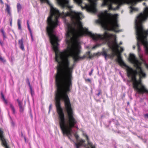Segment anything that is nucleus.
Instances as JSON below:
<instances>
[{
    "mask_svg": "<svg viewBox=\"0 0 148 148\" xmlns=\"http://www.w3.org/2000/svg\"><path fill=\"white\" fill-rule=\"evenodd\" d=\"M148 18V8H145L143 13H140L135 20V28L137 41V45L138 53L141 52L140 44L143 45L145 53L148 54V41L146 37L148 35V30H145L142 25V22Z\"/></svg>",
    "mask_w": 148,
    "mask_h": 148,
    "instance_id": "1",
    "label": "nucleus"
},
{
    "mask_svg": "<svg viewBox=\"0 0 148 148\" xmlns=\"http://www.w3.org/2000/svg\"><path fill=\"white\" fill-rule=\"evenodd\" d=\"M98 15L97 22L105 29L113 30L115 32L119 31L118 30L119 25L117 23V14H111L105 10L99 12Z\"/></svg>",
    "mask_w": 148,
    "mask_h": 148,
    "instance_id": "2",
    "label": "nucleus"
},
{
    "mask_svg": "<svg viewBox=\"0 0 148 148\" xmlns=\"http://www.w3.org/2000/svg\"><path fill=\"white\" fill-rule=\"evenodd\" d=\"M18 44L20 48L23 50H24L25 49L23 45V38H22L21 40H18Z\"/></svg>",
    "mask_w": 148,
    "mask_h": 148,
    "instance_id": "3",
    "label": "nucleus"
},
{
    "mask_svg": "<svg viewBox=\"0 0 148 148\" xmlns=\"http://www.w3.org/2000/svg\"><path fill=\"white\" fill-rule=\"evenodd\" d=\"M84 142V140H81L78 144L75 143L77 148H79V147L80 146L84 145L83 143Z\"/></svg>",
    "mask_w": 148,
    "mask_h": 148,
    "instance_id": "4",
    "label": "nucleus"
},
{
    "mask_svg": "<svg viewBox=\"0 0 148 148\" xmlns=\"http://www.w3.org/2000/svg\"><path fill=\"white\" fill-rule=\"evenodd\" d=\"M6 8L5 9L6 10L8 14L10 16H11V14L10 12V7L8 4H6Z\"/></svg>",
    "mask_w": 148,
    "mask_h": 148,
    "instance_id": "5",
    "label": "nucleus"
},
{
    "mask_svg": "<svg viewBox=\"0 0 148 148\" xmlns=\"http://www.w3.org/2000/svg\"><path fill=\"white\" fill-rule=\"evenodd\" d=\"M86 137L87 138V139L88 140V145H89V147L88 148H95V146L94 145H92V143L89 141L88 139V136H86Z\"/></svg>",
    "mask_w": 148,
    "mask_h": 148,
    "instance_id": "6",
    "label": "nucleus"
},
{
    "mask_svg": "<svg viewBox=\"0 0 148 148\" xmlns=\"http://www.w3.org/2000/svg\"><path fill=\"white\" fill-rule=\"evenodd\" d=\"M27 24L28 29H29V32H30V33L31 36V37L32 38V32L31 30V28H30V26H29V21H27Z\"/></svg>",
    "mask_w": 148,
    "mask_h": 148,
    "instance_id": "7",
    "label": "nucleus"
},
{
    "mask_svg": "<svg viewBox=\"0 0 148 148\" xmlns=\"http://www.w3.org/2000/svg\"><path fill=\"white\" fill-rule=\"evenodd\" d=\"M130 13H132V12L134 11H137L138 10V9L132 7V6L130 7Z\"/></svg>",
    "mask_w": 148,
    "mask_h": 148,
    "instance_id": "8",
    "label": "nucleus"
},
{
    "mask_svg": "<svg viewBox=\"0 0 148 148\" xmlns=\"http://www.w3.org/2000/svg\"><path fill=\"white\" fill-rule=\"evenodd\" d=\"M138 56L140 58V59L143 62H145V61L143 59L142 57L143 56V55L142 54L141 52V53H138Z\"/></svg>",
    "mask_w": 148,
    "mask_h": 148,
    "instance_id": "9",
    "label": "nucleus"
},
{
    "mask_svg": "<svg viewBox=\"0 0 148 148\" xmlns=\"http://www.w3.org/2000/svg\"><path fill=\"white\" fill-rule=\"evenodd\" d=\"M18 28L19 29H21V24L20 23V20L18 19Z\"/></svg>",
    "mask_w": 148,
    "mask_h": 148,
    "instance_id": "10",
    "label": "nucleus"
},
{
    "mask_svg": "<svg viewBox=\"0 0 148 148\" xmlns=\"http://www.w3.org/2000/svg\"><path fill=\"white\" fill-rule=\"evenodd\" d=\"M1 32L2 33L4 38H6V36L5 34V32L3 28H2L1 30Z\"/></svg>",
    "mask_w": 148,
    "mask_h": 148,
    "instance_id": "11",
    "label": "nucleus"
},
{
    "mask_svg": "<svg viewBox=\"0 0 148 148\" xmlns=\"http://www.w3.org/2000/svg\"><path fill=\"white\" fill-rule=\"evenodd\" d=\"M102 54H103V55L104 56L105 58V59L106 60L107 59V58L108 56L106 52L105 51H103V52Z\"/></svg>",
    "mask_w": 148,
    "mask_h": 148,
    "instance_id": "12",
    "label": "nucleus"
},
{
    "mask_svg": "<svg viewBox=\"0 0 148 148\" xmlns=\"http://www.w3.org/2000/svg\"><path fill=\"white\" fill-rule=\"evenodd\" d=\"M17 8L18 11L19 12L21 8V6L20 4L18 3L17 4Z\"/></svg>",
    "mask_w": 148,
    "mask_h": 148,
    "instance_id": "13",
    "label": "nucleus"
},
{
    "mask_svg": "<svg viewBox=\"0 0 148 148\" xmlns=\"http://www.w3.org/2000/svg\"><path fill=\"white\" fill-rule=\"evenodd\" d=\"M10 108H11V109L12 110L13 113H15V109L13 106L12 104H11L10 105Z\"/></svg>",
    "mask_w": 148,
    "mask_h": 148,
    "instance_id": "14",
    "label": "nucleus"
},
{
    "mask_svg": "<svg viewBox=\"0 0 148 148\" xmlns=\"http://www.w3.org/2000/svg\"><path fill=\"white\" fill-rule=\"evenodd\" d=\"M17 101H18V103L19 104V107L22 106V103L18 99H17Z\"/></svg>",
    "mask_w": 148,
    "mask_h": 148,
    "instance_id": "15",
    "label": "nucleus"
},
{
    "mask_svg": "<svg viewBox=\"0 0 148 148\" xmlns=\"http://www.w3.org/2000/svg\"><path fill=\"white\" fill-rule=\"evenodd\" d=\"M20 107V110L21 112H23V108L22 106H21Z\"/></svg>",
    "mask_w": 148,
    "mask_h": 148,
    "instance_id": "16",
    "label": "nucleus"
},
{
    "mask_svg": "<svg viewBox=\"0 0 148 148\" xmlns=\"http://www.w3.org/2000/svg\"><path fill=\"white\" fill-rule=\"evenodd\" d=\"M0 60L3 62H5V60H4L3 59L2 57L0 56Z\"/></svg>",
    "mask_w": 148,
    "mask_h": 148,
    "instance_id": "17",
    "label": "nucleus"
},
{
    "mask_svg": "<svg viewBox=\"0 0 148 148\" xmlns=\"http://www.w3.org/2000/svg\"><path fill=\"white\" fill-rule=\"evenodd\" d=\"M99 45H95V46H94V47H93L92 48L93 49H94L95 48L97 47L98 46H99Z\"/></svg>",
    "mask_w": 148,
    "mask_h": 148,
    "instance_id": "18",
    "label": "nucleus"
},
{
    "mask_svg": "<svg viewBox=\"0 0 148 148\" xmlns=\"http://www.w3.org/2000/svg\"><path fill=\"white\" fill-rule=\"evenodd\" d=\"M144 116L146 118H148V113L147 114H145Z\"/></svg>",
    "mask_w": 148,
    "mask_h": 148,
    "instance_id": "19",
    "label": "nucleus"
},
{
    "mask_svg": "<svg viewBox=\"0 0 148 148\" xmlns=\"http://www.w3.org/2000/svg\"><path fill=\"white\" fill-rule=\"evenodd\" d=\"M3 100L5 101V103L6 104H7V101L6 99H5V97H3Z\"/></svg>",
    "mask_w": 148,
    "mask_h": 148,
    "instance_id": "20",
    "label": "nucleus"
},
{
    "mask_svg": "<svg viewBox=\"0 0 148 148\" xmlns=\"http://www.w3.org/2000/svg\"><path fill=\"white\" fill-rule=\"evenodd\" d=\"M12 19H11L10 20V24L11 26H12Z\"/></svg>",
    "mask_w": 148,
    "mask_h": 148,
    "instance_id": "21",
    "label": "nucleus"
},
{
    "mask_svg": "<svg viewBox=\"0 0 148 148\" xmlns=\"http://www.w3.org/2000/svg\"><path fill=\"white\" fill-rule=\"evenodd\" d=\"M145 64V66H146V67L147 68H148V65L146 64V63H144Z\"/></svg>",
    "mask_w": 148,
    "mask_h": 148,
    "instance_id": "22",
    "label": "nucleus"
},
{
    "mask_svg": "<svg viewBox=\"0 0 148 148\" xmlns=\"http://www.w3.org/2000/svg\"><path fill=\"white\" fill-rule=\"evenodd\" d=\"M75 137H76V138L77 139V138H78L79 137V136H78V135H77V134H76V135H75Z\"/></svg>",
    "mask_w": 148,
    "mask_h": 148,
    "instance_id": "23",
    "label": "nucleus"
},
{
    "mask_svg": "<svg viewBox=\"0 0 148 148\" xmlns=\"http://www.w3.org/2000/svg\"><path fill=\"white\" fill-rule=\"evenodd\" d=\"M51 104H50V105L49 107V112L50 111V110L51 108Z\"/></svg>",
    "mask_w": 148,
    "mask_h": 148,
    "instance_id": "24",
    "label": "nucleus"
},
{
    "mask_svg": "<svg viewBox=\"0 0 148 148\" xmlns=\"http://www.w3.org/2000/svg\"><path fill=\"white\" fill-rule=\"evenodd\" d=\"M100 92H101V91L100 90H99V93H98L97 95V96H99V95H100Z\"/></svg>",
    "mask_w": 148,
    "mask_h": 148,
    "instance_id": "25",
    "label": "nucleus"
},
{
    "mask_svg": "<svg viewBox=\"0 0 148 148\" xmlns=\"http://www.w3.org/2000/svg\"><path fill=\"white\" fill-rule=\"evenodd\" d=\"M92 71H91V72L89 73V74L90 75L92 74Z\"/></svg>",
    "mask_w": 148,
    "mask_h": 148,
    "instance_id": "26",
    "label": "nucleus"
},
{
    "mask_svg": "<svg viewBox=\"0 0 148 148\" xmlns=\"http://www.w3.org/2000/svg\"><path fill=\"white\" fill-rule=\"evenodd\" d=\"M0 1L1 2V3H2V4H3V1H2V0H0Z\"/></svg>",
    "mask_w": 148,
    "mask_h": 148,
    "instance_id": "27",
    "label": "nucleus"
},
{
    "mask_svg": "<svg viewBox=\"0 0 148 148\" xmlns=\"http://www.w3.org/2000/svg\"><path fill=\"white\" fill-rule=\"evenodd\" d=\"M135 46H133V48L134 49H135Z\"/></svg>",
    "mask_w": 148,
    "mask_h": 148,
    "instance_id": "28",
    "label": "nucleus"
},
{
    "mask_svg": "<svg viewBox=\"0 0 148 148\" xmlns=\"http://www.w3.org/2000/svg\"><path fill=\"white\" fill-rule=\"evenodd\" d=\"M87 80L88 81H90V80L89 79H88Z\"/></svg>",
    "mask_w": 148,
    "mask_h": 148,
    "instance_id": "29",
    "label": "nucleus"
},
{
    "mask_svg": "<svg viewBox=\"0 0 148 148\" xmlns=\"http://www.w3.org/2000/svg\"><path fill=\"white\" fill-rule=\"evenodd\" d=\"M2 97H3H3H4L3 95H2Z\"/></svg>",
    "mask_w": 148,
    "mask_h": 148,
    "instance_id": "30",
    "label": "nucleus"
},
{
    "mask_svg": "<svg viewBox=\"0 0 148 148\" xmlns=\"http://www.w3.org/2000/svg\"><path fill=\"white\" fill-rule=\"evenodd\" d=\"M120 45L122 44V42H120Z\"/></svg>",
    "mask_w": 148,
    "mask_h": 148,
    "instance_id": "31",
    "label": "nucleus"
},
{
    "mask_svg": "<svg viewBox=\"0 0 148 148\" xmlns=\"http://www.w3.org/2000/svg\"><path fill=\"white\" fill-rule=\"evenodd\" d=\"M29 85L30 86V83H29Z\"/></svg>",
    "mask_w": 148,
    "mask_h": 148,
    "instance_id": "32",
    "label": "nucleus"
},
{
    "mask_svg": "<svg viewBox=\"0 0 148 148\" xmlns=\"http://www.w3.org/2000/svg\"><path fill=\"white\" fill-rule=\"evenodd\" d=\"M61 148H62V147H61Z\"/></svg>",
    "mask_w": 148,
    "mask_h": 148,
    "instance_id": "33",
    "label": "nucleus"
}]
</instances>
